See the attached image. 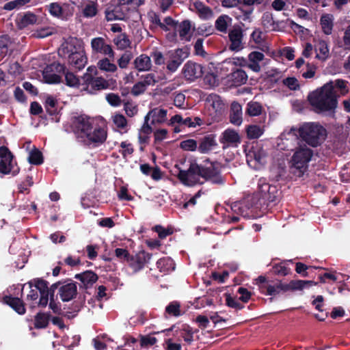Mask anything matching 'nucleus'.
I'll return each instance as SVG.
<instances>
[{
  "mask_svg": "<svg viewBox=\"0 0 350 350\" xmlns=\"http://www.w3.org/2000/svg\"><path fill=\"white\" fill-rule=\"evenodd\" d=\"M230 121L232 124L240 126L243 122L242 107L237 102H233L231 104Z\"/></svg>",
  "mask_w": 350,
  "mask_h": 350,
  "instance_id": "obj_25",
  "label": "nucleus"
},
{
  "mask_svg": "<svg viewBox=\"0 0 350 350\" xmlns=\"http://www.w3.org/2000/svg\"><path fill=\"white\" fill-rule=\"evenodd\" d=\"M114 43L120 49H124L130 45V41L125 34L118 36L114 39Z\"/></svg>",
  "mask_w": 350,
  "mask_h": 350,
  "instance_id": "obj_52",
  "label": "nucleus"
},
{
  "mask_svg": "<svg viewBox=\"0 0 350 350\" xmlns=\"http://www.w3.org/2000/svg\"><path fill=\"white\" fill-rule=\"evenodd\" d=\"M6 302L18 314H23L25 312V306L19 298L9 297Z\"/></svg>",
  "mask_w": 350,
  "mask_h": 350,
  "instance_id": "obj_42",
  "label": "nucleus"
},
{
  "mask_svg": "<svg viewBox=\"0 0 350 350\" xmlns=\"http://www.w3.org/2000/svg\"><path fill=\"white\" fill-rule=\"evenodd\" d=\"M178 178L182 183L187 186H194L197 184H202L200 165L196 162L190 164L187 170H180Z\"/></svg>",
  "mask_w": 350,
  "mask_h": 350,
  "instance_id": "obj_4",
  "label": "nucleus"
},
{
  "mask_svg": "<svg viewBox=\"0 0 350 350\" xmlns=\"http://www.w3.org/2000/svg\"><path fill=\"white\" fill-rule=\"evenodd\" d=\"M152 131V127L148 124V121L144 118V122L139 130L138 140L141 144H147L150 139V135Z\"/></svg>",
  "mask_w": 350,
  "mask_h": 350,
  "instance_id": "obj_32",
  "label": "nucleus"
},
{
  "mask_svg": "<svg viewBox=\"0 0 350 350\" xmlns=\"http://www.w3.org/2000/svg\"><path fill=\"white\" fill-rule=\"evenodd\" d=\"M92 120L89 118L79 117L75 122V128L82 136H87L92 129Z\"/></svg>",
  "mask_w": 350,
  "mask_h": 350,
  "instance_id": "obj_27",
  "label": "nucleus"
},
{
  "mask_svg": "<svg viewBox=\"0 0 350 350\" xmlns=\"http://www.w3.org/2000/svg\"><path fill=\"white\" fill-rule=\"evenodd\" d=\"M206 108L209 114L216 118L224 111V104L217 94H210L206 99Z\"/></svg>",
  "mask_w": 350,
  "mask_h": 350,
  "instance_id": "obj_9",
  "label": "nucleus"
},
{
  "mask_svg": "<svg viewBox=\"0 0 350 350\" xmlns=\"http://www.w3.org/2000/svg\"><path fill=\"white\" fill-rule=\"evenodd\" d=\"M109 58L104 57L98 60L97 62L98 68L106 72H115L118 70V67Z\"/></svg>",
  "mask_w": 350,
  "mask_h": 350,
  "instance_id": "obj_34",
  "label": "nucleus"
},
{
  "mask_svg": "<svg viewBox=\"0 0 350 350\" xmlns=\"http://www.w3.org/2000/svg\"><path fill=\"white\" fill-rule=\"evenodd\" d=\"M10 41L7 36L0 37V55H4L8 52Z\"/></svg>",
  "mask_w": 350,
  "mask_h": 350,
  "instance_id": "obj_61",
  "label": "nucleus"
},
{
  "mask_svg": "<svg viewBox=\"0 0 350 350\" xmlns=\"http://www.w3.org/2000/svg\"><path fill=\"white\" fill-rule=\"evenodd\" d=\"M82 50V42L75 38H70L61 45L58 53L59 55L68 58Z\"/></svg>",
  "mask_w": 350,
  "mask_h": 350,
  "instance_id": "obj_8",
  "label": "nucleus"
},
{
  "mask_svg": "<svg viewBox=\"0 0 350 350\" xmlns=\"http://www.w3.org/2000/svg\"><path fill=\"white\" fill-rule=\"evenodd\" d=\"M182 72L187 80L194 81L202 76L203 68L200 64L189 61L183 66Z\"/></svg>",
  "mask_w": 350,
  "mask_h": 350,
  "instance_id": "obj_10",
  "label": "nucleus"
},
{
  "mask_svg": "<svg viewBox=\"0 0 350 350\" xmlns=\"http://www.w3.org/2000/svg\"><path fill=\"white\" fill-rule=\"evenodd\" d=\"M247 136L249 139H257L260 137L264 133L262 127L258 125H250L246 129Z\"/></svg>",
  "mask_w": 350,
  "mask_h": 350,
  "instance_id": "obj_43",
  "label": "nucleus"
},
{
  "mask_svg": "<svg viewBox=\"0 0 350 350\" xmlns=\"http://www.w3.org/2000/svg\"><path fill=\"white\" fill-rule=\"evenodd\" d=\"M283 84L291 90H297L299 88V83L295 77H288L283 80Z\"/></svg>",
  "mask_w": 350,
  "mask_h": 350,
  "instance_id": "obj_58",
  "label": "nucleus"
},
{
  "mask_svg": "<svg viewBox=\"0 0 350 350\" xmlns=\"http://www.w3.org/2000/svg\"><path fill=\"white\" fill-rule=\"evenodd\" d=\"M134 66L139 72L150 70L152 68L151 57L146 54L137 57L134 62Z\"/></svg>",
  "mask_w": 350,
  "mask_h": 350,
  "instance_id": "obj_26",
  "label": "nucleus"
},
{
  "mask_svg": "<svg viewBox=\"0 0 350 350\" xmlns=\"http://www.w3.org/2000/svg\"><path fill=\"white\" fill-rule=\"evenodd\" d=\"M49 315L45 313H38L35 317L34 325L36 328H44L47 326Z\"/></svg>",
  "mask_w": 350,
  "mask_h": 350,
  "instance_id": "obj_48",
  "label": "nucleus"
},
{
  "mask_svg": "<svg viewBox=\"0 0 350 350\" xmlns=\"http://www.w3.org/2000/svg\"><path fill=\"white\" fill-rule=\"evenodd\" d=\"M334 17L331 14H324L320 19V25L323 33L326 35H330L334 27Z\"/></svg>",
  "mask_w": 350,
  "mask_h": 350,
  "instance_id": "obj_31",
  "label": "nucleus"
},
{
  "mask_svg": "<svg viewBox=\"0 0 350 350\" xmlns=\"http://www.w3.org/2000/svg\"><path fill=\"white\" fill-rule=\"evenodd\" d=\"M37 16L34 14L30 12L21 15L16 18V24L20 29H23L29 25H34L37 23Z\"/></svg>",
  "mask_w": 350,
  "mask_h": 350,
  "instance_id": "obj_29",
  "label": "nucleus"
},
{
  "mask_svg": "<svg viewBox=\"0 0 350 350\" xmlns=\"http://www.w3.org/2000/svg\"><path fill=\"white\" fill-rule=\"evenodd\" d=\"M105 98L108 103L113 107H118L122 103V100L120 96L116 94H107Z\"/></svg>",
  "mask_w": 350,
  "mask_h": 350,
  "instance_id": "obj_57",
  "label": "nucleus"
},
{
  "mask_svg": "<svg viewBox=\"0 0 350 350\" xmlns=\"http://www.w3.org/2000/svg\"><path fill=\"white\" fill-rule=\"evenodd\" d=\"M86 137L94 143L102 144L107 139V131L100 126L92 127Z\"/></svg>",
  "mask_w": 350,
  "mask_h": 350,
  "instance_id": "obj_24",
  "label": "nucleus"
},
{
  "mask_svg": "<svg viewBox=\"0 0 350 350\" xmlns=\"http://www.w3.org/2000/svg\"><path fill=\"white\" fill-rule=\"evenodd\" d=\"M200 169L202 180H210L213 183L223 182L217 163L206 161L204 164L200 165Z\"/></svg>",
  "mask_w": 350,
  "mask_h": 350,
  "instance_id": "obj_6",
  "label": "nucleus"
},
{
  "mask_svg": "<svg viewBox=\"0 0 350 350\" xmlns=\"http://www.w3.org/2000/svg\"><path fill=\"white\" fill-rule=\"evenodd\" d=\"M219 142L223 144L224 148L237 147L241 143V137L235 130L228 129L221 133Z\"/></svg>",
  "mask_w": 350,
  "mask_h": 350,
  "instance_id": "obj_13",
  "label": "nucleus"
},
{
  "mask_svg": "<svg viewBox=\"0 0 350 350\" xmlns=\"http://www.w3.org/2000/svg\"><path fill=\"white\" fill-rule=\"evenodd\" d=\"M232 80L234 85H241L247 81V75L243 70L237 69L232 73Z\"/></svg>",
  "mask_w": 350,
  "mask_h": 350,
  "instance_id": "obj_40",
  "label": "nucleus"
},
{
  "mask_svg": "<svg viewBox=\"0 0 350 350\" xmlns=\"http://www.w3.org/2000/svg\"><path fill=\"white\" fill-rule=\"evenodd\" d=\"M178 23L171 17H166L162 22L161 29L164 31H176Z\"/></svg>",
  "mask_w": 350,
  "mask_h": 350,
  "instance_id": "obj_51",
  "label": "nucleus"
},
{
  "mask_svg": "<svg viewBox=\"0 0 350 350\" xmlns=\"http://www.w3.org/2000/svg\"><path fill=\"white\" fill-rule=\"evenodd\" d=\"M147 87L144 85V83L140 81L135 83L131 90V94L134 96H138L142 93H144Z\"/></svg>",
  "mask_w": 350,
  "mask_h": 350,
  "instance_id": "obj_62",
  "label": "nucleus"
},
{
  "mask_svg": "<svg viewBox=\"0 0 350 350\" xmlns=\"http://www.w3.org/2000/svg\"><path fill=\"white\" fill-rule=\"evenodd\" d=\"M97 13V4L93 1H89L84 5L83 14L85 17L92 18Z\"/></svg>",
  "mask_w": 350,
  "mask_h": 350,
  "instance_id": "obj_46",
  "label": "nucleus"
},
{
  "mask_svg": "<svg viewBox=\"0 0 350 350\" xmlns=\"http://www.w3.org/2000/svg\"><path fill=\"white\" fill-rule=\"evenodd\" d=\"M327 84H329L332 86V91H334L336 94V90L339 91L340 94L345 95L348 92V88H347V81L342 79H336L334 81H330L327 83Z\"/></svg>",
  "mask_w": 350,
  "mask_h": 350,
  "instance_id": "obj_38",
  "label": "nucleus"
},
{
  "mask_svg": "<svg viewBox=\"0 0 350 350\" xmlns=\"http://www.w3.org/2000/svg\"><path fill=\"white\" fill-rule=\"evenodd\" d=\"M68 59L70 64L78 70L84 68L87 63V57L83 50L72 54Z\"/></svg>",
  "mask_w": 350,
  "mask_h": 350,
  "instance_id": "obj_28",
  "label": "nucleus"
},
{
  "mask_svg": "<svg viewBox=\"0 0 350 350\" xmlns=\"http://www.w3.org/2000/svg\"><path fill=\"white\" fill-rule=\"evenodd\" d=\"M216 142L211 135L204 137L200 143L198 150L201 153H206L216 146Z\"/></svg>",
  "mask_w": 350,
  "mask_h": 350,
  "instance_id": "obj_36",
  "label": "nucleus"
},
{
  "mask_svg": "<svg viewBox=\"0 0 350 350\" xmlns=\"http://www.w3.org/2000/svg\"><path fill=\"white\" fill-rule=\"evenodd\" d=\"M342 42L345 47L350 50V25L344 30Z\"/></svg>",
  "mask_w": 350,
  "mask_h": 350,
  "instance_id": "obj_64",
  "label": "nucleus"
},
{
  "mask_svg": "<svg viewBox=\"0 0 350 350\" xmlns=\"http://www.w3.org/2000/svg\"><path fill=\"white\" fill-rule=\"evenodd\" d=\"M183 51L177 49L169 53V59L167 62L166 68L170 72H174L182 64L183 59L181 57Z\"/></svg>",
  "mask_w": 350,
  "mask_h": 350,
  "instance_id": "obj_17",
  "label": "nucleus"
},
{
  "mask_svg": "<svg viewBox=\"0 0 350 350\" xmlns=\"http://www.w3.org/2000/svg\"><path fill=\"white\" fill-rule=\"evenodd\" d=\"M48 10L50 14L54 16L59 17L63 13V7L58 3H51L48 6Z\"/></svg>",
  "mask_w": 350,
  "mask_h": 350,
  "instance_id": "obj_55",
  "label": "nucleus"
},
{
  "mask_svg": "<svg viewBox=\"0 0 350 350\" xmlns=\"http://www.w3.org/2000/svg\"><path fill=\"white\" fill-rule=\"evenodd\" d=\"M91 47L93 53H101L109 57H114V51L111 45L108 44L101 37L94 38L91 40Z\"/></svg>",
  "mask_w": 350,
  "mask_h": 350,
  "instance_id": "obj_11",
  "label": "nucleus"
},
{
  "mask_svg": "<svg viewBox=\"0 0 350 350\" xmlns=\"http://www.w3.org/2000/svg\"><path fill=\"white\" fill-rule=\"evenodd\" d=\"M82 90L90 94H94L97 91L108 89L109 83L102 77H93L91 74H85Z\"/></svg>",
  "mask_w": 350,
  "mask_h": 350,
  "instance_id": "obj_5",
  "label": "nucleus"
},
{
  "mask_svg": "<svg viewBox=\"0 0 350 350\" xmlns=\"http://www.w3.org/2000/svg\"><path fill=\"white\" fill-rule=\"evenodd\" d=\"M232 18L227 15L220 16L215 21V27L217 30L226 32L228 27L231 24Z\"/></svg>",
  "mask_w": 350,
  "mask_h": 350,
  "instance_id": "obj_41",
  "label": "nucleus"
},
{
  "mask_svg": "<svg viewBox=\"0 0 350 350\" xmlns=\"http://www.w3.org/2000/svg\"><path fill=\"white\" fill-rule=\"evenodd\" d=\"M301 137L312 146H317L325 138L326 131L320 124L316 123H305L299 129Z\"/></svg>",
  "mask_w": 350,
  "mask_h": 350,
  "instance_id": "obj_3",
  "label": "nucleus"
},
{
  "mask_svg": "<svg viewBox=\"0 0 350 350\" xmlns=\"http://www.w3.org/2000/svg\"><path fill=\"white\" fill-rule=\"evenodd\" d=\"M308 99L317 113L330 111L337 107V96L332 91V86L325 83L321 88L310 92Z\"/></svg>",
  "mask_w": 350,
  "mask_h": 350,
  "instance_id": "obj_1",
  "label": "nucleus"
},
{
  "mask_svg": "<svg viewBox=\"0 0 350 350\" xmlns=\"http://www.w3.org/2000/svg\"><path fill=\"white\" fill-rule=\"evenodd\" d=\"M317 67L313 64H307L305 69L301 70V76L306 79H313L315 76Z\"/></svg>",
  "mask_w": 350,
  "mask_h": 350,
  "instance_id": "obj_49",
  "label": "nucleus"
},
{
  "mask_svg": "<svg viewBox=\"0 0 350 350\" xmlns=\"http://www.w3.org/2000/svg\"><path fill=\"white\" fill-rule=\"evenodd\" d=\"M65 75L66 84L70 87L75 88L79 85V78L73 73L69 71H62Z\"/></svg>",
  "mask_w": 350,
  "mask_h": 350,
  "instance_id": "obj_47",
  "label": "nucleus"
},
{
  "mask_svg": "<svg viewBox=\"0 0 350 350\" xmlns=\"http://www.w3.org/2000/svg\"><path fill=\"white\" fill-rule=\"evenodd\" d=\"M167 111L166 109L156 107L150 110L145 116V119L148 121L152 120V124H162L167 120Z\"/></svg>",
  "mask_w": 350,
  "mask_h": 350,
  "instance_id": "obj_19",
  "label": "nucleus"
},
{
  "mask_svg": "<svg viewBox=\"0 0 350 350\" xmlns=\"http://www.w3.org/2000/svg\"><path fill=\"white\" fill-rule=\"evenodd\" d=\"M312 156V151L306 145L297 148L290 161V168L297 176H301L308 168Z\"/></svg>",
  "mask_w": 350,
  "mask_h": 350,
  "instance_id": "obj_2",
  "label": "nucleus"
},
{
  "mask_svg": "<svg viewBox=\"0 0 350 350\" xmlns=\"http://www.w3.org/2000/svg\"><path fill=\"white\" fill-rule=\"evenodd\" d=\"M262 107L257 102L251 101L247 105L246 113L250 116H259L262 112Z\"/></svg>",
  "mask_w": 350,
  "mask_h": 350,
  "instance_id": "obj_45",
  "label": "nucleus"
},
{
  "mask_svg": "<svg viewBox=\"0 0 350 350\" xmlns=\"http://www.w3.org/2000/svg\"><path fill=\"white\" fill-rule=\"evenodd\" d=\"M29 288L34 287L37 291H39L40 294H44L51 293L53 291L57 288V284H53L50 288L48 287V283L44 280L36 278L28 282Z\"/></svg>",
  "mask_w": 350,
  "mask_h": 350,
  "instance_id": "obj_22",
  "label": "nucleus"
},
{
  "mask_svg": "<svg viewBox=\"0 0 350 350\" xmlns=\"http://www.w3.org/2000/svg\"><path fill=\"white\" fill-rule=\"evenodd\" d=\"M262 24L269 31H275L278 27V24L273 20V14L269 12H266L263 14Z\"/></svg>",
  "mask_w": 350,
  "mask_h": 350,
  "instance_id": "obj_35",
  "label": "nucleus"
},
{
  "mask_svg": "<svg viewBox=\"0 0 350 350\" xmlns=\"http://www.w3.org/2000/svg\"><path fill=\"white\" fill-rule=\"evenodd\" d=\"M56 103V100L52 96H46L45 99V108L50 114H53L55 112Z\"/></svg>",
  "mask_w": 350,
  "mask_h": 350,
  "instance_id": "obj_59",
  "label": "nucleus"
},
{
  "mask_svg": "<svg viewBox=\"0 0 350 350\" xmlns=\"http://www.w3.org/2000/svg\"><path fill=\"white\" fill-rule=\"evenodd\" d=\"M180 147L185 151H194L198 148V144L196 140L189 139L181 142Z\"/></svg>",
  "mask_w": 350,
  "mask_h": 350,
  "instance_id": "obj_53",
  "label": "nucleus"
},
{
  "mask_svg": "<svg viewBox=\"0 0 350 350\" xmlns=\"http://www.w3.org/2000/svg\"><path fill=\"white\" fill-rule=\"evenodd\" d=\"M127 8L124 5H117L112 10H107L105 17L107 21L124 20Z\"/></svg>",
  "mask_w": 350,
  "mask_h": 350,
  "instance_id": "obj_20",
  "label": "nucleus"
},
{
  "mask_svg": "<svg viewBox=\"0 0 350 350\" xmlns=\"http://www.w3.org/2000/svg\"><path fill=\"white\" fill-rule=\"evenodd\" d=\"M316 283L311 280H292L288 283L289 291L302 290L304 288L315 285Z\"/></svg>",
  "mask_w": 350,
  "mask_h": 350,
  "instance_id": "obj_39",
  "label": "nucleus"
},
{
  "mask_svg": "<svg viewBox=\"0 0 350 350\" xmlns=\"http://www.w3.org/2000/svg\"><path fill=\"white\" fill-rule=\"evenodd\" d=\"M316 58L321 61H325L329 57V50L327 43L324 40H319L315 45Z\"/></svg>",
  "mask_w": 350,
  "mask_h": 350,
  "instance_id": "obj_30",
  "label": "nucleus"
},
{
  "mask_svg": "<svg viewBox=\"0 0 350 350\" xmlns=\"http://www.w3.org/2000/svg\"><path fill=\"white\" fill-rule=\"evenodd\" d=\"M58 293L63 301H69L77 294V285L73 282L64 284L59 286Z\"/></svg>",
  "mask_w": 350,
  "mask_h": 350,
  "instance_id": "obj_15",
  "label": "nucleus"
},
{
  "mask_svg": "<svg viewBox=\"0 0 350 350\" xmlns=\"http://www.w3.org/2000/svg\"><path fill=\"white\" fill-rule=\"evenodd\" d=\"M28 161L34 165L41 164L43 161L42 153L34 146L29 150Z\"/></svg>",
  "mask_w": 350,
  "mask_h": 350,
  "instance_id": "obj_44",
  "label": "nucleus"
},
{
  "mask_svg": "<svg viewBox=\"0 0 350 350\" xmlns=\"http://www.w3.org/2000/svg\"><path fill=\"white\" fill-rule=\"evenodd\" d=\"M259 191L261 198L268 202L275 201L278 196V191L276 187L271 185L269 183H262L260 185Z\"/></svg>",
  "mask_w": 350,
  "mask_h": 350,
  "instance_id": "obj_18",
  "label": "nucleus"
},
{
  "mask_svg": "<svg viewBox=\"0 0 350 350\" xmlns=\"http://www.w3.org/2000/svg\"><path fill=\"white\" fill-rule=\"evenodd\" d=\"M191 25L189 21H184L181 23L178 24L177 29L179 36L182 39L188 40L190 37Z\"/></svg>",
  "mask_w": 350,
  "mask_h": 350,
  "instance_id": "obj_37",
  "label": "nucleus"
},
{
  "mask_svg": "<svg viewBox=\"0 0 350 350\" xmlns=\"http://www.w3.org/2000/svg\"><path fill=\"white\" fill-rule=\"evenodd\" d=\"M131 54L129 53H124L122 55V56L118 59V64L120 68H126L128 65L131 60Z\"/></svg>",
  "mask_w": 350,
  "mask_h": 350,
  "instance_id": "obj_60",
  "label": "nucleus"
},
{
  "mask_svg": "<svg viewBox=\"0 0 350 350\" xmlns=\"http://www.w3.org/2000/svg\"><path fill=\"white\" fill-rule=\"evenodd\" d=\"M112 120L114 124L120 129H124L127 125L126 119L122 114L116 113L112 116Z\"/></svg>",
  "mask_w": 350,
  "mask_h": 350,
  "instance_id": "obj_56",
  "label": "nucleus"
},
{
  "mask_svg": "<svg viewBox=\"0 0 350 350\" xmlns=\"http://www.w3.org/2000/svg\"><path fill=\"white\" fill-rule=\"evenodd\" d=\"M190 9L195 12L202 19L208 20L213 17L212 10L200 1H196L191 4Z\"/></svg>",
  "mask_w": 350,
  "mask_h": 350,
  "instance_id": "obj_16",
  "label": "nucleus"
},
{
  "mask_svg": "<svg viewBox=\"0 0 350 350\" xmlns=\"http://www.w3.org/2000/svg\"><path fill=\"white\" fill-rule=\"evenodd\" d=\"M75 278L79 280L84 286H92L98 280V276L96 273L91 271H87L82 273L77 274Z\"/></svg>",
  "mask_w": 350,
  "mask_h": 350,
  "instance_id": "obj_33",
  "label": "nucleus"
},
{
  "mask_svg": "<svg viewBox=\"0 0 350 350\" xmlns=\"http://www.w3.org/2000/svg\"><path fill=\"white\" fill-rule=\"evenodd\" d=\"M115 255L118 259L121 260H126L127 262L129 261V253L127 250L124 248H116L115 250Z\"/></svg>",
  "mask_w": 350,
  "mask_h": 350,
  "instance_id": "obj_63",
  "label": "nucleus"
},
{
  "mask_svg": "<svg viewBox=\"0 0 350 350\" xmlns=\"http://www.w3.org/2000/svg\"><path fill=\"white\" fill-rule=\"evenodd\" d=\"M230 45V49L232 51H239L241 50L242 46V38L243 33L242 31L239 28H234L232 29L228 34Z\"/></svg>",
  "mask_w": 350,
  "mask_h": 350,
  "instance_id": "obj_23",
  "label": "nucleus"
},
{
  "mask_svg": "<svg viewBox=\"0 0 350 350\" xmlns=\"http://www.w3.org/2000/svg\"><path fill=\"white\" fill-rule=\"evenodd\" d=\"M265 58L263 53L258 51H252L248 55L247 68L255 72H259L261 70L260 62Z\"/></svg>",
  "mask_w": 350,
  "mask_h": 350,
  "instance_id": "obj_21",
  "label": "nucleus"
},
{
  "mask_svg": "<svg viewBox=\"0 0 350 350\" xmlns=\"http://www.w3.org/2000/svg\"><path fill=\"white\" fill-rule=\"evenodd\" d=\"M30 0H14L6 3L3 8L6 10H12L15 8H19L26 3H29Z\"/></svg>",
  "mask_w": 350,
  "mask_h": 350,
  "instance_id": "obj_54",
  "label": "nucleus"
},
{
  "mask_svg": "<svg viewBox=\"0 0 350 350\" xmlns=\"http://www.w3.org/2000/svg\"><path fill=\"white\" fill-rule=\"evenodd\" d=\"M15 164L14 156L9 149L5 146L0 147V172L4 174L10 173Z\"/></svg>",
  "mask_w": 350,
  "mask_h": 350,
  "instance_id": "obj_7",
  "label": "nucleus"
},
{
  "mask_svg": "<svg viewBox=\"0 0 350 350\" xmlns=\"http://www.w3.org/2000/svg\"><path fill=\"white\" fill-rule=\"evenodd\" d=\"M150 258V254L145 252H140L135 256L130 258L129 261V265L134 272L139 271L144 267L145 264L149 262Z\"/></svg>",
  "mask_w": 350,
  "mask_h": 350,
  "instance_id": "obj_14",
  "label": "nucleus"
},
{
  "mask_svg": "<svg viewBox=\"0 0 350 350\" xmlns=\"http://www.w3.org/2000/svg\"><path fill=\"white\" fill-rule=\"evenodd\" d=\"M55 71L61 72L64 71V66L59 64H53L46 66L43 70V78L46 83H57L60 82V76L55 73Z\"/></svg>",
  "mask_w": 350,
  "mask_h": 350,
  "instance_id": "obj_12",
  "label": "nucleus"
},
{
  "mask_svg": "<svg viewBox=\"0 0 350 350\" xmlns=\"http://www.w3.org/2000/svg\"><path fill=\"white\" fill-rule=\"evenodd\" d=\"M160 80V77H157L154 73H148L143 75L141 81L148 87L154 85L155 83H159Z\"/></svg>",
  "mask_w": 350,
  "mask_h": 350,
  "instance_id": "obj_50",
  "label": "nucleus"
}]
</instances>
